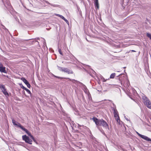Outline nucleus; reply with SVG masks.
Masks as SVG:
<instances>
[{
    "label": "nucleus",
    "mask_w": 151,
    "mask_h": 151,
    "mask_svg": "<svg viewBox=\"0 0 151 151\" xmlns=\"http://www.w3.org/2000/svg\"><path fill=\"white\" fill-rule=\"evenodd\" d=\"M22 138L26 142L29 144H32V141L28 137L24 135L22 136Z\"/></svg>",
    "instance_id": "7ed1b4c3"
},
{
    "label": "nucleus",
    "mask_w": 151,
    "mask_h": 151,
    "mask_svg": "<svg viewBox=\"0 0 151 151\" xmlns=\"http://www.w3.org/2000/svg\"><path fill=\"white\" fill-rule=\"evenodd\" d=\"M25 90L29 94H30L31 93L30 91L27 88H25Z\"/></svg>",
    "instance_id": "a211bd4d"
},
{
    "label": "nucleus",
    "mask_w": 151,
    "mask_h": 151,
    "mask_svg": "<svg viewBox=\"0 0 151 151\" xmlns=\"http://www.w3.org/2000/svg\"><path fill=\"white\" fill-rule=\"evenodd\" d=\"M45 2L47 4H50V5H52L50 3H49V2H48L47 1H45Z\"/></svg>",
    "instance_id": "5701e85b"
},
{
    "label": "nucleus",
    "mask_w": 151,
    "mask_h": 151,
    "mask_svg": "<svg viewBox=\"0 0 151 151\" xmlns=\"http://www.w3.org/2000/svg\"><path fill=\"white\" fill-rule=\"evenodd\" d=\"M62 71L67 73L68 74H73V72L72 70H70L67 68H63L61 69Z\"/></svg>",
    "instance_id": "39448f33"
},
{
    "label": "nucleus",
    "mask_w": 151,
    "mask_h": 151,
    "mask_svg": "<svg viewBox=\"0 0 151 151\" xmlns=\"http://www.w3.org/2000/svg\"><path fill=\"white\" fill-rule=\"evenodd\" d=\"M12 123L13 124L16 126H19V125L18 124V123L17 122H16L15 120L14 119H12Z\"/></svg>",
    "instance_id": "ddd939ff"
},
{
    "label": "nucleus",
    "mask_w": 151,
    "mask_h": 151,
    "mask_svg": "<svg viewBox=\"0 0 151 151\" xmlns=\"http://www.w3.org/2000/svg\"><path fill=\"white\" fill-rule=\"evenodd\" d=\"M92 119L98 127L99 126H102L106 128H108L109 126L107 122L102 119H98L95 117H93Z\"/></svg>",
    "instance_id": "f257e3e1"
},
{
    "label": "nucleus",
    "mask_w": 151,
    "mask_h": 151,
    "mask_svg": "<svg viewBox=\"0 0 151 151\" xmlns=\"http://www.w3.org/2000/svg\"><path fill=\"white\" fill-rule=\"evenodd\" d=\"M21 87L24 90H25V88H25V87H24V86H23L22 85V86H21Z\"/></svg>",
    "instance_id": "4be33fe9"
},
{
    "label": "nucleus",
    "mask_w": 151,
    "mask_h": 151,
    "mask_svg": "<svg viewBox=\"0 0 151 151\" xmlns=\"http://www.w3.org/2000/svg\"><path fill=\"white\" fill-rule=\"evenodd\" d=\"M146 105L148 108L151 109V102L150 101H149V102L147 103V104H146Z\"/></svg>",
    "instance_id": "f8f14e48"
},
{
    "label": "nucleus",
    "mask_w": 151,
    "mask_h": 151,
    "mask_svg": "<svg viewBox=\"0 0 151 151\" xmlns=\"http://www.w3.org/2000/svg\"><path fill=\"white\" fill-rule=\"evenodd\" d=\"M19 128H21L22 130L24 131L26 133H27L28 135L30 136L31 138L34 141H35V139L33 136L31 134V133L29 132L28 130L25 129V128L23 127L21 125L19 124Z\"/></svg>",
    "instance_id": "f03ea898"
},
{
    "label": "nucleus",
    "mask_w": 151,
    "mask_h": 151,
    "mask_svg": "<svg viewBox=\"0 0 151 151\" xmlns=\"http://www.w3.org/2000/svg\"><path fill=\"white\" fill-rule=\"evenodd\" d=\"M0 71L2 73H6L5 68L3 67L1 64H0Z\"/></svg>",
    "instance_id": "6e6552de"
},
{
    "label": "nucleus",
    "mask_w": 151,
    "mask_h": 151,
    "mask_svg": "<svg viewBox=\"0 0 151 151\" xmlns=\"http://www.w3.org/2000/svg\"><path fill=\"white\" fill-rule=\"evenodd\" d=\"M116 76V74L115 73H112L110 76V78H114L115 76Z\"/></svg>",
    "instance_id": "4468645a"
},
{
    "label": "nucleus",
    "mask_w": 151,
    "mask_h": 151,
    "mask_svg": "<svg viewBox=\"0 0 151 151\" xmlns=\"http://www.w3.org/2000/svg\"><path fill=\"white\" fill-rule=\"evenodd\" d=\"M56 15L58 17H60V16H61V15H60L59 14H57Z\"/></svg>",
    "instance_id": "a878e982"
},
{
    "label": "nucleus",
    "mask_w": 151,
    "mask_h": 151,
    "mask_svg": "<svg viewBox=\"0 0 151 151\" xmlns=\"http://www.w3.org/2000/svg\"><path fill=\"white\" fill-rule=\"evenodd\" d=\"M58 52L60 55H63V53L61 52V50L60 49H58Z\"/></svg>",
    "instance_id": "6ab92c4d"
},
{
    "label": "nucleus",
    "mask_w": 151,
    "mask_h": 151,
    "mask_svg": "<svg viewBox=\"0 0 151 151\" xmlns=\"http://www.w3.org/2000/svg\"><path fill=\"white\" fill-rule=\"evenodd\" d=\"M21 80L23 81V82L27 85V87L29 88H30L31 86L27 80L24 78H22Z\"/></svg>",
    "instance_id": "423d86ee"
},
{
    "label": "nucleus",
    "mask_w": 151,
    "mask_h": 151,
    "mask_svg": "<svg viewBox=\"0 0 151 151\" xmlns=\"http://www.w3.org/2000/svg\"><path fill=\"white\" fill-rule=\"evenodd\" d=\"M136 51L134 50H130L129 51V52H136Z\"/></svg>",
    "instance_id": "412c9836"
},
{
    "label": "nucleus",
    "mask_w": 151,
    "mask_h": 151,
    "mask_svg": "<svg viewBox=\"0 0 151 151\" xmlns=\"http://www.w3.org/2000/svg\"><path fill=\"white\" fill-rule=\"evenodd\" d=\"M48 29V30H49V29Z\"/></svg>",
    "instance_id": "cd10ccee"
},
{
    "label": "nucleus",
    "mask_w": 151,
    "mask_h": 151,
    "mask_svg": "<svg viewBox=\"0 0 151 151\" xmlns=\"http://www.w3.org/2000/svg\"><path fill=\"white\" fill-rule=\"evenodd\" d=\"M114 114H118V112L116 109H114Z\"/></svg>",
    "instance_id": "dca6fc26"
},
{
    "label": "nucleus",
    "mask_w": 151,
    "mask_h": 151,
    "mask_svg": "<svg viewBox=\"0 0 151 151\" xmlns=\"http://www.w3.org/2000/svg\"><path fill=\"white\" fill-rule=\"evenodd\" d=\"M55 77L56 78H57L59 79H63V78L67 79H68L70 81H71V80L70 79L68 78H63V77H60L56 76H55Z\"/></svg>",
    "instance_id": "2eb2a0df"
},
{
    "label": "nucleus",
    "mask_w": 151,
    "mask_h": 151,
    "mask_svg": "<svg viewBox=\"0 0 151 151\" xmlns=\"http://www.w3.org/2000/svg\"><path fill=\"white\" fill-rule=\"evenodd\" d=\"M95 5L97 9L99 8V5L98 3V0H95Z\"/></svg>",
    "instance_id": "9b49d317"
},
{
    "label": "nucleus",
    "mask_w": 151,
    "mask_h": 151,
    "mask_svg": "<svg viewBox=\"0 0 151 151\" xmlns=\"http://www.w3.org/2000/svg\"><path fill=\"white\" fill-rule=\"evenodd\" d=\"M62 19H63V20H65V18L63 16L61 15L60 16V17Z\"/></svg>",
    "instance_id": "aec40b11"
},
{
    "label": "nucleus",
    "mask_w": 151,
    "mask_h": 151,
    "mask_svg": "<svg viewBox=\"0 0 151 151\" xmlns=\"http://www.w3.org/2000/svg\"><path fill=\"white\" fill-rule=\"evenodd\" d=\"M106 80H104L103 81H104V82H106Z\"/></svg>",
    "instance_id": "bb28decb"
},
{
    "label": "nucleus",
    "mask_w": 151,
    "mask_h": 151,
    "mask_svg": "<svg viewBox=\"0 0 151 151\" xmlns=\"http://www.w3.org/2000/svg\"><path fill=\"white\" fill-rule=\"evenodd\" d=\"M0 88L2 90V91L6 96H8L9 94L6 91L5 87L4 85L0 84Z\"/></svg>",
    "instance_id": "20e7f679"
},
{
    "label": "nucleus",
    "mask_w": 151,
    "mask_h": 151,
    "mask_svg": "<svg viewBox=\"0 0 151 151\" xmlns=\"http://www.w3.org/2000/svg\"><path fill=\"white\" fill-rule=\"evenodd\" d=\"M64 20L66 22H67V23H69V22H68V21L65 19V20Z\"/></svg>",
    "instance_id": "b1692460"
},
{
    "label": "nucleus",
    "mask_w": 151,
    "mask_h": 151,
    "mask_svg": "<svg viewBox=\"0 0 151 151\" xmlns=\"http://www.w3.org/2000/svg\"><path fill=\"white\" fill-rule=\"evenodd\" d=\"M114 116L115 118L118 123H120V120L118 114H114Z\"/></svg>",
    "instance_id": "1a4fd4ad"
},
{
    "label": "nucleus",
    "mask_w": 151,
    "mask_h": 151,
    "mask_svg": "<svg viewBox=\"0 0 151 151\" xmlns=\"http://www.w3.org/2000/svg\"><path fill=\"white\" fill-rule=\"evenodd\" d=\"M143 102L145 105L147 104V103L149 102V99L145 96H143L142 97Z\"/></svg>",
    "instance_id": "0eeeda50"
},
{
    "label": "nucleus",
    "mask_w": 151,
    "mask_h": 151,
    "mask_svg": "<svg viewBox=\"0 0 151 151\" xmlns=\"http://www.w3.org/2000/svg\"><path fill=\"white\" fill-rule=\"evenodd\" d=\"M140 135L141 136V137L143 139L146 140H147V141H151V139H150V138H149L147 136H145V135Z\"/></svg>",
    "instance_id": "9d476101"
},
{
    "label": "nucleus",
    "mask_w": 151,
    "mask_h": 151,
    "mask_svg": "<svg viewBox=\"0 0 151 151\" xmlns=\"http://www.w3.org/2000/svg\"><path fill=\"white\" fill-rule=\"evenodd\" d=\"M147 36L149 38L150 40H151V35L150 34L147 33Z\"/></svg>",
    "instance_id": "f3484780"
},
{
    "label": "nucleus",
    "mask_w": 151,
    "mask_h": 151,
    "mask_svg": "<svg viewBox=\"0 0 151 151\" xmlns=\"http://www.w3.org/2000/svg\"><path fill=\"white\" fill-rule=\"evenodd\" d=\"M137 134H138V135L140 137H141V135H142V134H139V133H138V132H137Z\"/></svg>",
    "instance_id": "393cba45"
}]
</instances>
